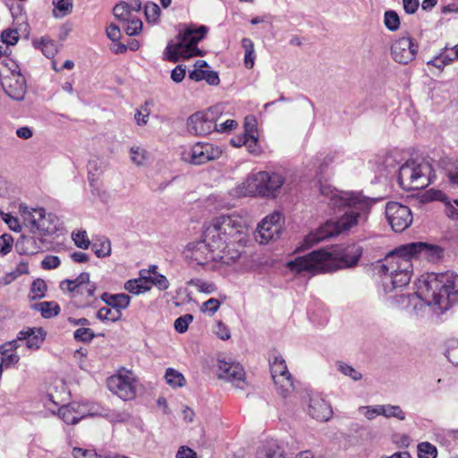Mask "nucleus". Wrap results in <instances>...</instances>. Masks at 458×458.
I'll list each match as a JSON object with an SVG mask.
<instances>
[{"instance_id":"obj_1","label":"nucleus","mask_w":458,"mask_h":458,"mask_svg":"<svg viewBox=\"0 0 458 458\" xmlns=\"http://www.w3.org/2000/svg\"><path fill=\"white\" fill-rule=\"evenodd\" d=\"M202 237L188 243L183 250L185 259L220 271L237 262L248 242L245 223L235 214L213 218L205 225Z\"/></svg>"},{"instance_id":"obj_2","label":"nucleus","mask_w":458,"mask_h":458,"mask_svg":"<svg viewBox=\"0 0 458 458\" xmlns=\"http://www.w3.org/2000/svg\"><path fill=\"white\" fill-rule=\"evenodd\" d=\"M416 289L413 293L390 296L391 305L415 316L423 315L429 306L437 307L440 311L447 310L458 302V275L446 272L421 276Z\"/></svg>"},{"instance_id":"obj_3","label":"nucleus","mask_w":458,"mask_h":458,"mask_svg":"<svg viewBox=\"0 0 458 458\" xmlns=\"http://www.w3.org/2000/svg\"><path fill=\"white\" fill-rule=\"evenodd\" d=\"M319 192L329 206L339 208L343 214L336 221H327L317 231L309 233L303 240L302 249H309L364 222L373 204L370 199L360 193L338 191L329 184L320 183Z\"/></svg>"},{"instance_id":"obj_4","label":"nucleus","mask_w":458,"mask_h":458,"mask_svg":"<svg viewBox=\"0 0 458 458\" xmlns=\"http://www.w3.org/2000/svg\"><path fill=\"white\" fill-rule=\"evenodd\" d=\"M442 249L434 244L411 242L402 245L390 252L374 266V272L380 277V284L386 294L407 285L411 277V259L418 257L430 262L438 260Z\"/></svg>"},{"instance_id":"obj_5","label":"nucleus","mask_w":458,"mask_h":458,"mask_svg":"<svg viewBox=\"0 0 458 458\" xmlns=\"http://www.w3.org/2000/svg\"><path fill=\"white\" fill-rule=\"evenodd\" d=\"M361 255L362 248L357 244L335 249L332 251L320 249L287 262V267L298 274L331 273L356 267Z\"/></svg>"},{"instance_id":"obj_6","label":"nucleus","mask_w":458,"mask_h":458,"mask_svg":"<svg viewBox=\"0 0 458 458\" xmlns=\"http://www.w3.org/2000/svg\"><path fill=\"white\" fill-rule=\"evenodd\" d=\"M208 29L205 25L198 28L192 25L187 27L183 33L179 35L176 43H169L165 48L166 58L177 62L180 57L187 59L192 56H201L202 51L198 48L199 42L206 36Z\"/></svg>"},{"instance_id":"obj_7","label":"nucleus","mask_w":458,"mask_h":458,"mask_svg":"<svg viewBox=\"0 0 458 458\" xmlns=\"http://www.w3.org/2000/svg\"><path fill=\"white\" fill-rule=\"evenodd\" d=\"M431 174L429 163L411 159L399 168L398 182L405 191L420 190L431 182Z\"/></svg>"},{"instance_id":"obj_8","label":"nucleus","mask_w":458,"mask_h":458,"mask_svg":"<svg viewBox=\"0 0 458 458\" xmlns=\"http://www.w3.org/2000/svg\"><path fill=\"white\" fill-rule=\"evenodd\" d=\"M226 105L216 104L207 110L192 114L186 123L187 130L196 136H206L215 131L216 122L225 113Z\"/></svg>"},{"instance_id":"obj_9","label":"nucleus","mask_w":458,"mask_h":458,"mask_svg":"<svg viewBox=\"0 0 458 458\" xmlns=\"http://www.w3.org/2000/svg\"><path fill=\"white\" fill-rule=\"evenodd\" d=\"M108 389L119 398L128 401L136 396L137 379L132 371L122 368L107 379Z\"/></svg>"},{"instance_id":"obj_10","label":"nucleus","mask_w":458,"mask_h":458,"mask_svg":"<svg viewBox=\"0 0 458 458\" xmlns=\"http://www.w3.org/2000/svg\"><path fill=\"white\" fill-rule=\"evenodd\" d=\"M221 155L222 150L219 147L209 142H197L185 148L181 157L184 162L199 165L218 159Z\"/></svg>"},{"instance_id":"obj_11","label":"nucleus","mask_w":458,"mask_h":458,"mask_svg":"<svg viewBox=\"0 0 458 458\" xmlns=\"http://www.w3.org/2000/svg\"><path fill=\"white\" fill-rule=\"evenodd\" d=\"M270 369L278 394L286 397L293 393L294 390L293 378L282 356H274L273 360L270 361Z\"/></svg>"},{"instance_id":"obj_12","label":"nucleus","mask_w":458,"mask_h":458,"mask_svg":"<svg viewBox=\"0 0 458 458\" xmlns=\"http://www.w3.org/2000/svg\"><path fill=\"white\" fill-rule=\"evenodd\" d=\"M386 216L394 232L402 233L412 223L411 209L399 202L391 201L386 206Z\"/></svg>"},{"instance_id":"obj_13","label":"nucleus","mask_w":458,"mask_h":458,"mask_svg":"<svg viewBox=\"0 0 458 458\" xmlns=\"http://www.w3.org/2000/svg\"><path fill=\"white\" fill-rule=\"evenodd\" d=\"M281 220L282 214L278 211L267 216L258 225L256 241L266 244L278 239L282 231Z\"/></svg>"},{"instance_id":"obj_14","label":"nucleus","mask_w":458,"mask_h":458,"mask_svg":"<svg viewBox=\"0 0 458 458\" xmlns=\"http://www.w3.org/2000/svg\"><path fill=\"white\" fill-rule=\"evenodd\" d=\"M44 406L53 414L57 412L59 418L66 424H76L81 420L79 403H70L66 405H61L54 399L52 394L47 395L44 399Z\"/></svg>"},{"instance_id":"obj_15","label":"nucleus","mask_w":458,"mask_h":458,"mask_svg":"<svg viewBox=\"0 0 458 458\" xmlns=\"http://www.w3.org/2000/svg\"><path fill=\"white\" fill-rule=\"evenodd\" d=\"M417 52L418 46L410 37L399 38L391 47L393 59L402 64H407L414 60Z\"/></svg>"},{"instance_id":"obj_16","label":"nucleus","mask_w":458,"mask_h":458,"mask_svg":"<svg viewBox=\"0 0 458 458\" xmlns=\"http://www.w3.org/2000/svg\"><path fill=\"white\" fill-rule=\"evenodd\" d=\"M217 376L239 388L243 387L245 373L242 366L237 362L218 360Z\"/></svg>"},{"instance_id":"obj_17","label":"nucleus","mask_w":458,"mask_h":458,"mask_svg":"<svg viewBox=\"0 0 458 458\" xmlns=\"http://www.w3.org/2000/svg\"><path fill=\"white\" fill-rule=\"evenodd\" d=\"M306 411L312 419L321 422L328 421L333 416L331 405L318 394L310 395Z\"/></svg>"},{"instance_id":"obj_18","label":"nucleus","mask_w":458,"mask_h":458,"mask_svg":"<svg viewBox=\"0 0 458 458\" xmlns=\"http://www.w3.org/2000/svg\"><path fill=\"white\" fill-rule=\"evenodd\" d=\"M3 88L6 94L13 99L20 101L24 98L26 94V82L24 77L17 72H12L2 81Z\"/></svg>"},{"instance_id":"obj_19","label":"nucleus","mask_w":458,"mask_h":458,"mask_svg":"<svg viewBox=\"0 0 458 458\" xmlns=\"http://www.w3.org/2000/svg\"><path fill=\"white\" fill-rule=\"evenodd\" d=\"M79 409L80 412H81V419L85 417L100 416L112 421L123 420L121 414H114L109 409L104 408L98 403H79Z\"/></svg>"},{"instance_id":"obj_20","label":"nucleus","mask_w":458,"mask_h":458,"mask_svg":"<svg viewBox=\"0 0 458 458\" xmlns=\"http://www.w3.org/2000/svg\"><path fill=\"white\" fill-rule=\"evenodd\" d=\"M46 334L40 327H27L18 333V339L25 342L26 346L37 350L45 340Z\"/></svg>"},{"instance_id":"obj_21","label":"nucleus","mask_w":458,"mask_h":458,"mask_svg":"<svg viewBox=\"0 0 458 458\" xmlns=\"http://www.w3.org/2000/svg\"><path fill=\"white\" fill-rule=\"evenodd\" d=\"M264 182L266 188L265 197L274 198L276 191L284 183V178L278 173H269L264 171Z\"/></svg>"},{"instance_id":"obj_22","label":"nucleus","mask_w":458,"mask_h":458,"mask_svg":"<svg viewBox=\"0 0 458 458\" xmlns=\"http://www.w3.org/2000/svg\"><path fill=\"white\" fill-rule=\"evenodd\" d=\"M59 227V220L54 214H47L44 210L43 216L40 217V223L38 225L36 233H39L42 235H52Z\"/></svg>"},{"instance_id":"obj_23","label":"nucleus","mask_w":458,"mask_h":458,"mask_svg":"<svg viewBox=\"0 0 458 458\" xmlns=\"http://www.w3.org/2000/svg\"><path fill=\"white\" fill-rule=\"evenodd\" d=\"M20 210L24 224L30 226V230L35 233L40 223V217L44 214V208H29L28 207L21 206Z\"/></svg>"},{"instance_id":"obj_24","label":"nucleus","mask_w":458,"mask_h":458,"mask_svg":"<svg viewBox=\"0 0 458 458\" xmlns=\"http://www.w3.org/2000/svg\"><path fill=\"white\" fill-rule=\"evenodd\" d=\"M101 300L111 308L115 310L121 311L122 310H125L129 307L131 302V298L125 293H117L112 294L108 293H104L101 295Z\"/></svg>"},{"instance_id":"obj_25","label":"nucleus","mask_w":458,"mask_h":458,"mask_svg":"<svg viewBox=\"0 0 458 458\" xmlns=\"http://www.w3.org/2000/svg\"><path fill=\"white\" fill-rule=\"evenodd\" d=\"M150 283L148 281L146 271L140 272L137 279L129 280L124 284V289L132 294H140L150 290Z\"/></svg>"},{"instance_id":"obj_26","label":"nucleus","mask_w":458,"mask_h":458,"mask_svg":"<svg viewBox=\"0 0 458 458\" xmlns=\"http://www.w3.org/2000/svg\"><path fill=\"white\" fill-rule=\"evenodd\" d=\"M89 281V275L88 273H81L74 280H64L61 282L60 287L62 290H68L73 298L78 297V293L83 285Z\"/></svg>"},{"instance_id":"obj_27","label":"nucleus","mask_w":458,"mask_h":458,"mask_svg":"<svg viewBox=\"0 0 458 458\" xmlns=\"http://www.w3.org/2000/svg\"><path fill=\"white\" fill-rule=\"evenodd\" d=\"M454 62V58L452 57L449 52V46L446 45L443 47L438 55L434 56L432 59L426 62L428 66H434L438 71L442 72L446 65H449Z\"/></svg>"},{"instance_id":"obj_28","label":"nucleus","mask_w":458,"mask_h":458,"mask_svg":"<svg viewBox=\"0 0 458 458\" xmlns=\"http://www.w3.org/2000/svg\"><path fill=\"white\" fill-rule=\"evenodd\" d=\"M32 44L35 48L40 49L43 55L47 58H53L57 53L55 41L48 37H42L39 39H34Z\"/></svg>"},{"instance_id":"obj_29","label":"nucleus","mask_w":458,"mask_h":458,"mask_svg":"<svg viewBox=\"0 0 458 458\" xmlns=\"http://www.w3.org/2000/svg\"><path fill=\"white\" fill-rule=\"evenodd\" d=\"M234 195L236 197L259 196L258 187L251 182L250 175H248L245 180L234 189Z\"/></svg>"},{"instance_id":"obj_30","label":"nucleus","mask_w":458,"mask_h":458,"mask_svg":"<svg viewBox=\"0 0 458 458\" xmlns=\"http://www.w3.org/2000/svg\"><path fill=\"white\" fill-rule=\"evenodd\" d=\"M16 247L21 253L33 255L41 250V247L37 244L34 237H22L21 241L17 242Z\"/></svg>"},{"instance_id":"obj_31","label":"nucleus","mask_w":458,"mask_h":458,"mask_svg":"<svg viewBox=\"0 0 458 458\" xmlns=\"http://www.w3.org/2000/svg\"><path fill=\"white\" fill-rule=\"evenodd\" d=\"M242 47L245 51L244 54V65L248 69H251L254 66L256 54L254 49V44L249 38H243L242 39Z\"/></svg>"},{"instance_id":"obj_32","label":"nucleus","mask_w":458,"mask_h":458,"mask_svg":"<svg viewBox=\"0 0 458 458\" xmlns=\"http://www.w3.org/2000/svg\"><path fill=\"white\" fill-rule=\"evenodd\" d=\"M165 379L171 387H182L186 384L184 376L178 370L168 368L165 373Z\"/></svg>"},{"instance_id":"obj_33","label":"nucleus","mask_w":458,"mask_h":458,"mask_svg":"<svg viewBox=\"0 0 458 458\" xmlns=\"http://www.w3.org/2000/svg\"><path fill=\"white\" fill-rule=\"evenodd\" d=\"M187 284L195 287L199 293L205 294L214 293L217 290L216 284L200 278H192L187 282Z\"/></svg>"},{"instance_id":"obj_34","label":"nucleus","mask_w":458,"mask_h":458,"mask_svg":"<svg viewBox=\"0 0 458 458\" xmlns=\"http://www.w3.org/2000/svg\"><path fill=\"white\" fill-rule=\"evenodd\" d=\"M381 416L386 419L395 418L399 420H404L406 418L405 412L399 405L381 404Z\"/></svg>"},{"instance_id":"obj_35","label":"nucleus","mask_w":458,"mask_h":458,"mask_svg":"<svg viewBox=\"0 0 458 458\" xmlns=\"http://www.w3.org/2000/svg\"><path fill=\"white\" fill-rule=\"evenodd\" d=\"M96 317L102 322H116L121 319L122 312L112 310L111 307H103L99 309Z\"/></svg>"},{"instance_id":"obj_36","label":"nucleus","mask_w":458,"mask_h":458,"mask_svg":"<svg viewBox=\"0 0 458 458\" xmlns=\"http://www.w3.org/2000/svg\"><path fill=\"white\" fill-rule=\"evenodd\" d=\"M54 16L55 18H63L70 14L72 11V0H53Z\"/></svg>"},{"instance_id":"obj_37","label":"nucleus","mask_w":458,"mask_h":458,"mask_svg":"<svg viewBox=\"0 0 458 458\" xmlns=\"http://www.w3.org/2000/svg\"><path fill=\"white\" fill-rule=\"evenodd\" d=\"M150 106H152V101L147 100L136 110L134 119L139 126H145L148 123L151 113Z\"/></svg>"},{"instance_id":"obj_38","label":"nucleus","mask_w":458,"mask_h":458,"mask_svg":"<svg viewBox=\"0 0 458 458\" xmlns=\"http://www.w3.org/2000/svg\"><path fill=\"white\" fill-rule=\"evenodd\" d=\"M37 309L40 311L45 318L55 317L60 312L59 305L55 301H43L37 305Z\"/></svg>"},{"instance_id":"obj_39","label":"nucleus","mask_w":458,"mask_h":458,"mask_svg":"<svg viewBox=\"0 0 458 458\" xmlns=\"http://www.w3.org/2000/svg\"><path fill=\"white\" fill-rule=\"evenodd\" d=\"M92 250L98 258L107 257L111 254V242L106 238L98 239L93 242Z\"/></svg>"},{"instance_id":"obj_40","label":"nucleus","mask_w":458,"mask_h":458,"mask_svg":"<svg viewBox=\"0 0 458 458\" xmlns=\"http://www.w3.org/2000/svg\"><path fill=\"white\" fill-rule=\"evenodd\" d=\"M146 275L148 283H150V289L152 286H156L160 291H165L169 288V281L164 275L158 273H153V275H151L150 271H146Z\"/></svg>"},{"instance_id":"obj_41","label":"nucleus","mask_w":458,"mask_h":458,"mask_svg":"<svg viewBox=\"0 0 458 458\" xmlns=\"http://www.w3.org/2000/svg\"><path fill=\"white\" fill-rule=\"evenodd\" d=\"M130 158L137 165H142L148 159V151L140 145H133L130 148Z\"/></svg>"},{"instance_id":"obj_42","label":"nucleus","mask_w":458,"mask_h":458,"mask_svg":"<svg viewBox=\"0 0 458 458\" xmlns=\"http://www.w3.org/2000/svg\"><path fill=\"white\" fill-rule=\"evenodd\" d=\"M335 365L339 372L351 377L352 380L359 381L362 378V374L352 366L343 361H337Z\"/></svg>"},{"instance_id":"obj_43","label":"nucleus","mask_w":458,"mask_h":458,"mask_svg":"<svg viewBox=\"0 0 458 458\" xmlns=\"http://www.w3.org/2000/svg\"><path fill=\"white\" fill-rule=\"evenodd\" d=\"M97 290V286L95 283L90 282V280L86 283L81 290L78 293V297L81 296L84 303L82 306H87L91 302V299L94 297L95 292Z\"/></svg>"},{"instance_id":"obj_44","label":"nucleus","mask_w":458,"mask_h":458,"mask_svg":"<svg viewBox=\"0 0 458 458\" xmlns=\"http://www.w3.org/2000/svg\"><path fill=\"white\" fill-rule=\"evenodd\" d=\"M384 24L390 31H396L400 28V18L397 13L392 10L385 12Z\"/></svg>"},{"instance_id":"obj_45","label":"nucleus","mask_w":458,"mask_h":458,"mask_svg":"<svg viewBox=\"0 0 458 458\" xmlns=\"http://www.w3.org/2000/svg\"><path fill=\"white\" fill-rule=\"evenodd\" d=\"M417 448L419 458H437V450L432 444L422 442L418 445Z\"/></svg>"},{"instance_id":"obj_46","label":"nucleus","mask_w":458,"mask_h":458,"mask_svg":"<svg viewBox=\"0 0 458 458\" xmlns=\"http://www.w3.org/2000/svg\"><path fill=\"white\" fill-rule=\"evenodd\" d=\"M113 12L114 17L123 22H124L127 20H130V18L133 15L130 11L129 4L125 2L117 4L114 7Z\"/></svg>"},{"instance_id":"obj_47","label":"nucleus","mask_w":458,"mask_h":458,"mask_svg":"<svg viewBox=\"0 0 458 458\" xmlns=\"http://www.w3.org/2000/svg\"><path fill=\"white\" fill-rule=\"evenodd\" d=\"M95 337L92 329L83 327H80L73 333V338L77 342L90 343Z\"/></svg>"},{"instance_id":"obj_48","label":"nucleus","mask_w":458,"mask_h":458,"mask_svg":"<svg viewBox=\"0 0 458 458\" xmlns=\"http://www.w3.org/2000/svg\"><path fill=\"white\" fill-rule=\"evenodd\" d=\"M127 23L124 30L129 36L138 35L142 30V21L133 15L130 18V20L125 21Z\"/></svg>"},{"instance_id":"obj_49","label":"nucleus","mask_w":458,"mask_h":458,"mask_svg":"<svg viewBox=\"0 0 458 458\" xmlns=\"http://www.w3.org/2000/svg\"><path fill=\"white\" fill-rule=\"evenodd\" d=\"M193 321V316L191 314H185L174 321V329L179 334H183L188 330L189 325Z\"/></svg>"},{"instance_id":"obj_50","label":"nucleus","mask_w":458,"mask_h":458,"mask_svg":"<svg viewBox=\"0 0 458 458\" xmlns=\"http://www.w3.org/2000/svg\"><path fill=\"white\" fill-rule=\"evenodd\" d=\"M221 302L216 298H210L200 306V311L213 316L220 308Z\"/></svg>"},{"instance_id":"obj_51","label":"nucleus","mask_w":458,"mask_h":458,"mask_svg":"<svg viewBox=\"0 0 458 458\" xmlns=\"http://www.w3.org/2000/svg\"><path fill=\"white\" fill-rule=\"evenodd\" d=\"M160 8L155 3H148L145 5V16L148 22H156L160 16Z\"/></svg>"},{"instance_id":"obj_52","label":"nucleus","mask_w":458,"mask_h":458,"mask_svg":"<svg viewBox=\"0 0 458 458\" xmlns=\"http://www.w3.org/2000/svg\"><path fill=\"white\" fill-rule=\"evenodd\" d=\"M47 284L43 279H36L31 284L32 299L43 298L47 291Z\"/></svg>"},{"instance_id":"obj_53","label":"nucleus","mask_w":458,"mask_h":458,"mask_svg":"<svg viewBox=\"0 0 458 458\" xmlns=\"http://www.w3.org/2000/svg\"><path fill=\"white\" fill-rule=\"evenodd\" d=\"M250 177L251 178V182H254L258 187V195L261 197H265L266 188L264 182V171L253 172L250 173Z\"/></svg>"},{"instance_id":"obj_54","label":"nucleus","mask_w":458,"mask_h":458,"mask_svg":"<svg viewBox=\"0 0 458 458\" xmlns=\"http://www.w3.org/2000/svg\"><path fill=\"white\" fill-rule=\"evenodd\" d=\"M72 240L77 247L83 250H87L90 245L86 231H78L77 233H73Z\"/></svg>"},{"instance_id":"obj_55","label":"nucleus","mask_w":458,"mask_h":458,"mask_svg":"<svg viewBox=\"0 0 458 458\" xmlns=\"http://www.w3.org/2000/svg\"><path fill=\"white\" fill-rule=\"evenodd\" d=\"M1 38L6 46H13L19 40V33L16 30H6L2 32Z\"/></svg>"},{"instance_id":"obj_56","label":"nucleus","mask_w":458,"mask_h":458,"mask_svg":"<svg viewBox=\"0 0 458 458\" xmlns=\"http://www.w3.org/2000/svg\"><path fill=\"white\" fill-rule=\"evenodd\" d=\"M380 405L375 406H360L359 411L362 413L369 420H374L376 417L381 415Z\"/></svg>"},{"instance_id":"obj_57","label":"nucleus","mask_w":458,"mask_h":458,"mask_svg":"<svg viewBox=\"0 0 458 458\" xmlns=\"http://www.w3.org/2000/svg\"><path fill=\"white\" fill-rule=\"evenodd\" d=\"M427 196H428V199H429L430 200H437V201H441L443 202L445 205L446 203L449 204V200L450 199L447 197V195L442 191L441 190H438V189H430L429 191H427Z\"/></svg>"},{"instance_id":"obj_58","label":"nucleus","mask_w":458,"mask_h":458,"mask_svg":"<svg viewBox=\"0 0 458 458\" xmlns=\"http://www.w3.org/2000/svg\"><path fill=\"white\" fill-rule=\"evenodd\" d=\"M213 332L222 340H228L231 337L230 329L222 321L216 323Z\"/></svg>"},{"instance_id":"obj_59","label":"nucleus","mask_w":458,"mask_h":458,"mask_svg":"<svg viewBox=\"0 0 458 458\" xmlns=\"http://www.w3.org/2000/svg\"><path fill=\"white\" fill-rule=\"evenodd\" d=\"M258 458H285L283 451L279 448H268L260 450L258 453Z\"/></svg>"},{"instance_id":"obj_60","label":"nucleus","mask_w":458,"mask_h":458,"mask_svg":"<svg viewBox=\"0 0 458 458\" xmlns=\"http://www.w3.org/2000/svg\"><path fill=\"white\" fill-rule=\"evenodd\" d=\"M445 356L450 362L458 365V341H453L449 344Z\"/></svg>"},{"instance_id":"obj_61","label":"nucleus","mask_w":458,"mask_h":458,"mask_svg":"<svg viewBox=\"0 0 458 458\" xmlns=\"http://www.w3.org/2000/svg\"><path fill=\"white\" fill-rule=\"evenodd\" d=\"M20 356L16 352H6L4 355L1 357L0 362L3 363V368L8 369L13 365L19 362Z\"/></svg>"},{"instance_id":"obj_62","label":"nucleus","mask_w":458,"mask_h":458,"mask_svg":"<svg viewBox=\"0 0 458 458\" xmlns=\"http://www.w3.org/2000/svg\"><path fill=\"white\" fill-rule=\"evenodd\" d=\"M72 456L74 458H104L93 450H87L79 447H74L72 449Z\"/></svg>"},{"instance_id":"obj_63","label":"nucleus","mask_w":458,"mask_h":458,"mask_svg":"<svg viewBox=\"0 0 458 458\" xmlns=\"http://www.w3.org/2000/svg\"><path fill=\"white\" fill-rule=\"evenodd\" d=\"M13 239L10 234H3L0 236V254L5 255L9 253L13 247Z\"/></svg>"},{"instance_id":"obj_64","label":"nucleus","mask_w":458,"mask_h":458,"mask_svg":"<svg viewBox=\"0 0 458 458\" xmlns=\"http://www.w3.org/2000/svg\"><path fill=\"white\" fill-rule=\"evenodd\" d=\"M445 171L450 182L458 185V161L447 165Z\"/></svg>"}]
</instances>
